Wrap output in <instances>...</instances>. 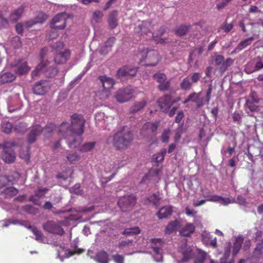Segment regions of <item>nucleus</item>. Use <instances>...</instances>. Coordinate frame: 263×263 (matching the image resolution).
Wrapping results in <instances>:
<instances>
[{"mask_svg": "<svg viewBox=\"0 0 263 263\" xmlns=\"http://www.w3.org/2000/svg\"><path fill=\"white\" fill-rule=\"evenodd\" d=\"M153 26L151 22L143 21L135 28L134 32L139 36H143L146 40H154L157 44L165 43L166 39H162L161 37L165 32V28L161 27L158 31L155 33L151 31Z\"/></svg>", "mask_w": 263, "mask_h": 263, "instance_id": "obj_1", "label": "nucleus"}, {"mask_svg": "<svg viewBox=\"0 0 263 263\" xmlns=\"http://www.w3.org/2000/svg\"><path fill=\"white\" fill-rule=\"evenodd\" d=\"M85 120L83 116L74 114L71 116V125L68 122H62L60 126V133H73L83 134Z\"/></svg>", "mask_w": 263, "mask_h": 263, "instance_id": "obj_2", "label": "nucleus"}, {"mask_svg": "<svg viewBox=\"0 0 263 263\" xmlns=\"http://www.w3.org/2000/svg\"><path fill=\"white\" fill-rule=\"evenodd\" d=\"M47 51V48H43L40 52V55L42 59L41 63L39 64L36 68L31 72L32 78L43 73L47 78H53L58 73L59 70L56 67L51 64L48 61H44V57Z\"/></svg>", "mask_w": 263, "mask_h": 263, "instance_id": "obj_3", "label": "nucleus"}, {"mask_svg": "<svg viewBox=\"0 0 263 263\" xmlns=\"http://www.w3.org/2000/svg\"><path fill=\"white\" fill-rule=\"evenodd\" d=\"M133 140V135L130 131H119L113 137V145L118 150L125 149Z\"/></svg>", "mask_w": 263, "mask_h": 263, "instance_id": "obj_4", "label": "nucleus"}, {"mask_svg": "<svg viewBox=\"0 0 263 263\" xmlns=\"http://www.w3.org/2000/svg\"><path fill=\"white\" fill-rule=\"evenodd\" d=\"M139 55L140 57V62H144L143 64L146 66H155L161 60L158 51L154 49L143 50Z\"/></svg>", "mask_w": 263, "mask_h": 263, "instance_id": "obj_5", "label": "nucleus"}, {"mask_svg": "<svg viewBox=\"0 0 263 263\" xmlns=\"http://www.w3.org/2000/svg\"><path fill=\"white\" fill-rule=\"evenodd\" d=\"M136 202V196L129 194L120 197L118 201V205L122 212H127L132 210Z\"/></svg>", "mask_w": 263, "mask_h": 263, "instance_id": "obj_6", "label": "nucleus"}, {"mask_svg": "<svg viewBox=\"0 0 263 263\" xmlns=\"http://www.w3.org/2000/svg\"><path fill=\"white\" fill-rule=\"evenodd\" d=\"M15 145L14 142L10 141H5L2 144V147L3 151L2 153V159L6 163H11L14 161L15 154L11 147Z\"/></svg>", "mask_w": 263, "mask_h": 263, "instance_id": "obj_7", "label": "nucleus"}, {"mask_svg": "<svg viewBox=\"0 0 263 263\" xmlns=\"http://www.w3.org/2000/svg\"><path fill=\"white\" fill-rule=\"evenodd\" d=\"M43 229L51 234L62 236L65 231L59 222L52 220L47 221L43 224Z\"/></svg>", "mask_w": 263, "mask_h": 263, "instance_id": "obj_8", "label": "nucleus"}, {"mask_svg": "<svg viewBox=\"0 0 263 263\" xmlns=\"http://www.w3.org/2000/svg\"><path fill=\"white\" fill-rule=\"evenodd\" d=\"M214 61L216 66H220L219 72L221 74L223 73L234 62V60L232 58H228L224 60L223 55L217 54L216 53H215Z\"/></svg>", "mask_w": 263, "mask_h": 263, "instance_id": "obj_9", "label": "nucleus"}, {"mask_svg": "<svg viewBox=\"0 0 263 263\" xmlns=\"http://www.w3.org/2000/svg\"><path fill=\"white\" fill-rule=\"evenodd\" d=\"M133 93V90L130 86L121 88L118 90L115 95V98L120 103H124L130 100Z\"/></svg>", "mask_w": 263, "mask_h": 263, "instance_id": "obj_10", "label": "nucleus"}, {"mask_svg": "<svg viewBox=\"0 0 263 263\" xmlns=\"http://www.w3.org/2000/svg\"><path fill=\"white\" fill-rule=\"evenodd\" d=\"M62 134L63 135L66 134L65 138L67 140L68 146L71 148H76L79 147L83 141V134L69 133Z\"/></svg>", "mask_w": 263, "mask_h": 263, "instance_id": "obj_11", "label": "nucleus"}, {"mask_svg": "<svg viewBox=\"0 0 263 263\" xmlns=\"http://www.w3.org/2000/svg\"><path fill=\"white\" fill-rule=\"evenodd\" d=\"M66 17L65 13L57 14L50 22V27L52 29L62 30L65 28Z\"/></svg>", "mask_w": 263, "mask_h": 263, "instance_id": "obj_12", "label": "nucleus"}, {"mask_svg": "<svg viewBox=\"0 0 263 263\" xmlns=\"http://www.w3.org/2000/svg\"><path fill=\"white\" fill-rule=\"evenodd\" d=\"M153 78L159 83L158 89L160 91H164L170 89V81L167 80L166 76L164 73L157 72L153 75Z\"/></svg>", "mask_w": 263, "mask_h": 263, "instance_id": "obj_13", "label": "nucleus"}, {"mask_svg": "<svg viewBox=\"0 0 263 263\" xmlns=\"http://www.w3.org/2000/svg\"><path fill=\"white\" fill-rule=\"evenodd\" d=\"M10 67L14 68L13 71L19 75L24 74L30 70L27 62L22 60H15L10 64Z\"/></svg>", "mask_w": 263, "mask_h": 263, "instance_id": "obj_14", "label": "nucleus"}, {"mask_svg": "<svg viewBox=\"0 0 263 263\" xmlns=\"http://www.w3.org/2000/svg\"><path fill=\"white\" fill-rule=\"evenodd\" d=\"M138 68L130 65L124 66L118 69L117 76L118 78L133 77L136 76Z\"/></svg>", "mask_w": 263, "mask_h": 263, "instance_id": "obj_15", "label": "nucleus"}, {"mask_svg": "<svg viewBox=\"0 0 263 263\" xmlns=\"http://www.w3.org/2000/svg\"><path fill=\"white\" fill-rule=\"evenodd\" d=\"M171 100L172 96L169 94H165L158 99L157 103L162 112H167L175 103V102H172Z\"/></svg>", "mask_w": 263, "mask_h": 263, "instance_id": "obj_16", "label": "nucleus"}, {"mask_svg": "<svg viewBox=\"0 0 263 263\" xmlns=\"http://www.w3.org/2000/svg\"><path fill=\"white\" fill-rule=\"evenodd\" d=\"M43 127L39 124H36L32 126L30 131L28 135V142L31 144L35 142L37 137L43 132Z\"/></svg>", "mask_w": 263, "mask_h": 263, "instance_id": "obj_17", "label": "nucleus"}, {"mask_svg": "<svg viewBox=\"0 0 263 263\" xmlns=\"http://www.w3.org/2000/svg\"><path fill=\"white\" fill-rule=\"evenodd\" d=\"M159 125V122H147L143 125L141 132L142 133H145L148 134H152L155 136L156 135V132Z\"/></svg>", "mask_w": 263, "mask_h": 263, "instance_id": "obj_18", "label": "nucleus"}, {"mask_svg": "<svg viewBox=\"0 0 263 263\" xmlns=\"http://www.w3.org/2000/svg\"><path fill=\"white\" fill-rule=\"evenodd\" d=\"M70 56V51L68 49H66L64 51L60 52L57 54L54 58V61L57 64H63L66 63Z\"/></svg>", "mask_w": 263, "mask_h": 263, "instance_id": "obj_19", "label": "nucleus"}, {"mask_svg": "<svg viewBox=\"0 0 263 263\" xmlns=\"http://www.w3.org/2000/svg\"><path fill=\"white\" fill-rule=\"evenodd\" d=\"M118 12L117 10H112L109 12L107 18L109 27L111 29H115L118 25Z\"/></svg>", "mask_w": 263, "mask_h": 263, "instance_id": "obj_20", "label": "nucleus"}, {"mask_svg": "<svg viewBox=\"0 0 263 263\" xmlns=\"http://www.w3.org/2000/svg\"><path fill=\"white\" fill-rule=\"evenodd\" d=\"M99 80L101 82L102 87L104 90H109L112 88L115 84L114 80L112 78L106 76H100Z\"/></svg>", "mask_w": 263, "mask_h": 263, "instance_id": "obj_21", "label": "nucleus"}, {"mask_svg": "<svg viewBox=\"0 0 263 263\" xmlns=\"http://www.w3.org/2000/svg\"><path fill=\"white\" fill-rule=\"evenodd\" d=\"M25 11V6H21L14 9L10 13L9 20L11 22H16L22 16Z\"/></svg>", "mask_w": 263, "mask_h": 263, "instance_id": "obj_22", "label": "nucleus"}, {"mask_svg": "<svg viewBox=\"0 0 263 263\" xmlns=\"http://www.w3.org/2000/svg\"><path fill=\"white\" fill-rule=\"evenodd\" d=\"M172 206L166 205L160 208L156 215L159 219H162L168 218V216L172 215Z\"/></svg>", "mask_w": 263, "mask_h": 263, "instance_id": "obj_23", "label": "nucleus"}, {"mask_svg": "<svg viewBox=\"0 0 263 263\" xmlns=\"http://www.w3.org/2000/svg\"><path fill=\"white\" fill-rule=\"evenodd\" d=\"M109 165V167L111 170L108 172L109 173L112 172V175L109 179L110 180L116 175L118 170L124 166L125 163L123 160H117L114 163L110 164Z\"/></svg>", "mask_w": 263, "mask_h": 263, "instance_id": "obj_24", "label": "nucleus"}, {"mask_svg": "<svg viewBox=\"0 0 263 263\" xmlns=\"http://www.w3.org/2000/svg\"><path fill=\"white\" fill-rule=\"evenodd\" d=\"M195 227L193 223H187L180 231L181 235L185 237L190 236L195 231Z\"/></svg>", "mask_w": 263, "mask_h": 263, "instance_id": "obj_25", "label": "nucleus"}, {"mask_svg": "<svg viewBox=\"0 0 263 263\" xmlns=\"http://www.w3.org/2000/svg\"><path fill=\"white\" fill-rule=\"evenodd\" d=\"M115 41L116 38L115 37L112 36L108 38L105 42L104 46L101 49L100 52L101 54H106L110 51L111 47L115 42Z\"/></svg>", "mask_w": 263, "mask_h": 263, "instance_id": "obj_26", "label": "nucleus"}, {"mask_svg": "<svg viewBox=\"0 0 263 263\" xmlns=\"http://www.w3.org/2000/svg\"><path fill=\"white\" fill-rule=\"evenodd\" d=\"M191 101L196 104L198 108L201 107L203 106V99L201 97V92H193L189 95Z\"/></svg>", "mask_w": 263, "mask_h": 263, "instance_id": "obj_27", "label": "nucleus"}, {"mask_svg": "<svg viewBox=\"0 0 263 263\" xmlns=\"http://www.w3.org/2000/svg\"><path fill=\"white\" fill-rule=\"evenodd\" d=\"M147 104V101L143 99L140 101L136 102L129 109V112L134 114L142 109Z\"/></svg>", "mask_w": 263, "mask_h": 263, "instance_id": "obj_28", "label": "nucleus"}, {"mask_svg": "<svg viewBox=\"0 0 263 263\" xmlns=\"http://www.w3.org/2000/svg\"><path fill=\"white\" fill-rule=\"evenodd\" d=\"M180 226V223L178 220H175L174 221H171L168 223L165 229V234H170L173 233L176 231Z\"/></svg>", "mask_w": 263, "mask_h": 263, "instance_id": "obj_29", "label": "nucleus"}, {"mask_svg": "<svg viewBox=\"0 0 263 263\" xmlns=\"http://www.w3.org/2000/svg\"><path fill=\"white\" fill-rule=\"evenodd\" d=\"M243 241V238L242 236H238L237 237L235 242L233 243V247H232V254H233V257L234 258L235 256L237 254L238 252L239 251L242 243Z\"/></svg>", "mask_w": 263, "mask_h": 263, "instance_id": "obj_30", "label": "nucleus"}, {"mask_svg": "<svg viewBox=\"0 0 263 263\" xmlns=\"http://www.w3.org/2000/svg\"><path fill=\"white\" fill-rule=\"evenodd\" d=\"M15 78V76L11 72H8L0 74V85L10 83L14 81Z\"/></svg>", "mask_w": 263, "mask_h": 263, "instance_id": "obj_31", "label": "nucleus"}, {"mask_svg": "<svg viewBox=\"0 0 263 263\" xmlns=\"http://www.w3.org/2000/svg\"><path fill=\"white\" fill-rule=\"evenodd\" d=\"M44 82H36L33 87V90L34 93L37 95H43L47 91V87L43 85Z\"/></svg>", "mask_w": 263, "mask_h": 263, "instance_id": "obj_32", "label": "nucleus"}, {"mask_svg": "<svg viewBox=\"0 0 263 263\" xmlns=\"http://www.w3.org/2000/svg\"><path fill=\"white\" fill-rule=\"evenodd\" d=\"M231 247L229 246L225 250L223 256L220 258V263H234V258L230 257Z\"/></svg>", "mask_w": 263, "mask_h": 263, "instance_id": "obj_33", "label": "nucleus"}, {"mask_svg": "<svg viewBox=\"0 0 263 263\" xmlns=\"http://www.w3.org/2000/svg\"><path fill=\"white\" fill-rule=\"evenodd\" d=\"M211 200L214 201V202H217L220 203L223 205H227L230 203H233L235 202L234 199H231L230 198H223L221 196L216 195L214 196Z\"/></svg>", "mask_w": 263, "mask_h": 263, "instance_id": "obj_34", "label": "nucleus"}, {"mask_svg": "<svg viewBox=\"0 0 263 263\" xmlns=\"http://www.w3.org/2000/svg\"><path fill=\"white\" fill-rule=\"evenodd\" d=\"M27 228L30 229L35 235V240L36 241L39 242L43 241L45 238V236L40 230H39L37 228L30 225Z\"/></svg>", "mask_w": 263, "mask_h": 263, "instance_id": "obj_35", "label": "nucleus"}, {"mask_svg": "<svg viewBox=\"0 0 263 263\" xmlns=\"http://www.w3.org/2000/svg\"><path fill=\"white\" fill-rule=\"evenodd\" d=\"M96 145V142L95 141L85 142L79 147V151L81 153L90 152L95 148Z\"/></svg>", "mask_w": 263, "mask_h": 263, "instance_id": "obj_36", "label": "nucleus"}, {"mask_svg": "<svg viewBox=\"0 0 263 263\" xmlns=\"http://www.w3.org/2000/svg\"><path fill=\"white\" fill-rule=\"evenodd\" d=\"M182 261L183 262H186L192 258L194 254L190 247H185L182 251Z\"/></svg>", "mask_w": 263, "mask_h": 263, "instance_id": "obj_37", "label": "nucleus"}, {"mask_svg": "<svg viewBox=\"0 0 263 263\" xmlns=\"http://www.w3.org/2000/svg\"><path fill=\"white\" fill-rule=\"evenodd\" d=\"M96 260L99 263H108V255L104 251H101L96 256Z\"/></svg>", "mask_w": 263, "mask_h": 263, "instance_id": "obj_38", "label": "nucleus"}, {"mask_svg": "<svg viewBox=\"0 0 263 263\" xmlns=\"http://www.w3.org/2000/svg\"><path fill=\"white\" fill-rule=\"evenodd\" d=\"M192 84L190 77L187 76L182 80L180 84V87L182 90H189L192 88Z\"/></svg>", "mask_w": 263, "mask_h": 263, "instance_id": "obj_39", "label": "nucleus"}, {"mask_svg": "<svg viewBox=\"0 0 263 263\" xmlns=\"http://www.w3.org/2000/svg\"><path fill=\"white\" fill-rule=\"evenodd\" d=\"M190 27V25H181L174 30V32L176 35L182 36L186 34Z\"/></svg>", "mask_w": 263, "mask_h": 263, "instance_id": "obj_40", "label": "nucleus"}, {"mask_svg": "<svg viewBox=\"0 0 263 263\" xmlns=\"http://www.w3.org/2000/svg\"><path fill=\"white\" fill-rule=\"evenodd\" d=\"M140 233V230L139 227H136L131 228H127L124 230L122 234L127 236H133L137 235Z\"/></svg>", "mask_w": 263, "mask_h": 263, "instance_id": "obj_41", "label": "nucleus"}, {"mask_svg": "<svg viewBox=\"0 0 263 263\" xmlns=\"http://www.w3.org/2000/svg\"><path fill=\"white\" fill-rule=\"evenodd\" d=\"M263 253V238L261 241L257 243L255 248L253 254L256 257H259Z\"/></svg>", "mask_w": 263, "mask_h": 263, "instance_id": "obj_42", "label": "nucleus"}, {"mask_svg": "<svg viewBox=\"0 0 263 263\" xmlns=\"http://www.w3.org/2000/svg\"><path fill=\"white\" fill-rule=\"evenodd\" d=\"M12 124L9 121H3L1 124V128L3 133L9 134L12 129Z\"/></svg>", "mask_w": 263, "mask_h": 263, "instance_id": "obj_43", "label": "nucleus"}, {"mask_svg": "<svg viewBox=\"0 0 263 263\" xmlns=\"http://www.w3.org/2000/svg\"><path fill=\"white\" fill-rule=\"evenodd\" d=\"M254 40L253 37H250L247 39H245L237 45V49L239 50H242L243 48L246 47L247 46L251 44V42Z\"/></svg>", "mask_w": 263, "mask_h": 263, "instance_id": "obj_44", "label": "nucleus"}, {"mask_svg": "<svg viewBox=\"0 0 263 263\" xmlns=\"http://www.w3.org/2000/svg\"><path fill=\"white\" fill-rule=\"evenodd\" d=\"M48 18V16L43 12H39L34 18L36 24H43Z\"/></svg>", "mask_w": 263, "mask_h": 263, "instance_id": "obj_45", "label": "nucleus"}, {"mask_svg": "<svg viewBox=\"0 0 263 263\" xmlns=\"http://www.w3.org/2000/svg\"><path fill=\"white\" fill-rule=\"evenodd\" d=\"M147 200L152 202L153 205L156 207L159 206L160 198L158 195L156 194H153L150 195L148 198Z\"/></svg>", "mask_w": 263, "mask_h": 263, "instance_id": "obj_46", "label": "nucleus"}, {"mask_svg": "<svg viewBox=\"0 0 263 263\" xmlns=\"http://www.w3.org/2000/svg\"><path fill=\"white\" fill-rule=\"evenodd\" d=\"M55 129V125L53 123H49L43 128V132L45 136H48Z\"/></svg>", "mask_w": 263, "mask_h": 263, "instance_id": "obj_47", "label": "nucleus"}, {"mask_svg": "<svg viewBox=\"0 0 263 263\" xmlns=\"http://www.w3.org/2000/svg\"><path fill=\"white\" fill-rule=\"evenodd\" d=\"M166 153V151L165 149H161L160 153L153 155V158L157 162H161L163 161Z\"/></svg>", "mask_w": 263, "mask_h": 263, "instance_id": "obj_48", "label": "nucleus"}, {"mask_svg": "<svg viewBox=\"0 0 263 263\" xmlns=\"http://www.w3.org/2000/svg\"><path fill=\"white\" fill-rule=\"evenodd\" d=\"M27 126L26 123L20 122L14 127V130L18 133H24L26 132Z\"/></svg>", "mask_w": 263, "mask_h": 263, "instance_id": "obj_49", "label": "nucleus"}, {"mask_svg": "<svg viewBox=\"0 0 263 263\" xmlns=\"http://www.w3.org/2000/svg\"><path fill=\"white\" fill-rule=\"evenodd\" d=\"M234 24L233 23L227 24V22L223 23L222 25L219 28L218 31L220 32L221 30H224L226 33L229 32L233 28Z\"/></svg>", "mask_w": 263, "mask_h": 263, "instance_id": "obj_50", "label": "nucleus"}, {"mask_svg": "<svg viewBox=\"0 0 263 263\" xmlns=\"http://www.w3.org/2000/svg\"><path fill=\"white\" fill-rule=\"evenodd\" d=\"M66 158L70 163H72L79 160L80 159V156L77 153H73L68 154Z\"/></svg>", "mask_w": 263, "mask_h": 263, "instance_id": "obj_51", "label": "nucleus"}, {"mask_svg": "<svg viewBox=\"0 0 263 263\" xmlns=\"http://www.w3.org/2000/svg\"><path fill=\"white\" fill-rule=\"evenodd\" d=\"M110 95V91L109 90H103L100 92H98V96L99 97V99L102 101H104L107 99Z\"/></svg>", "mask_w": 263, "mask_h": 263, "instance_id": "obj_52", "label": "nucleus"}, {"mask_svg": "<svg viewBox=\"0 0 263 263\" xmlns=\"http://www.w3.org/2000/svg\"><path fill=\"white\" fill-rule=\"evenodd\" d=\"M48 191V189L46 187H39L34 192V196L41 198L44 196L45 194Z\"/></svg>", "mask_w": 263, "mask_h": 263, "instance_id": "obj_53", "label": "nucleus"}, {"mask_svg": "<svg viewBox=\"0 0 263 263\" xmlns=\"http://www.w3.org/2000/svg\"><path fill=\"white\" fill-rule=\"evenodd\" d=\"M206 253L204 252H200L195 259V263H203L206 257Z\"/></svg>", "mask_w": 263, "mask_h": 263, "instance_id": "obj_54", "label": "nucleus"}, {"mask_svg": "<svg viewBox=\"0 0 263 263\" xmlns=\"http://www.w3.org/2000/svg\"><path fill=\"white\" fill-rule=\"evenodd\" d=\"M170 130L168 129H165L162 134L161 140L163 143H167L170 138Z\"/></svg>", "mask_w": 263, "mask_h": 263, "instance_id": "obj_55", "label": "nucleus"}, {"mask_svg": "<svg viewBox=\"0 0 263 263\" xmlns=\"http://www.w3.org/2000/svg\"><path fill=\"white\" fill-rule=\"evenodd\" d=\"M202 195L203 197L206 198V200L208 201L214 202V201L211 200L214 196H216V195H211L210 192L208 190H202Z\"/></svg>", "mask_w": 263, "mask_h": 263, "instance_id": "obj_56", "label": "nucleus"}, {"mask_svg": "<svg viewBox=\"0 0 263 263\" xmlns=\"http://www.w3.org/2000/svg\"><path fill=\"white\" fill-rule=\"evenodd\" d=\"M23 210L30 214H34L36 213V209L31 204H26L23 206Z\"/></svg>", "mask_w": 263, "mask_h": 263, "instance_id": "obj_57", "label": "nucleus"}, {"mask_svg": "<svg viewBox=\"0 0 263 263\" xmlns=\"http://www.w3.org/2000/svg\"><path fill=\"white\" fill-rule=\"evenodd\" d=\"M212 89H213L212 85V84H210L209 86L208 89L206 90V95H205V101H206L207 104H209L210 100L211 99V95L212 93Z\"/></svg>", "mask_w": 263, "mask_h": 263, "instance_id": "obj_58", "label": "nucleus"}, {"mask_svg": "<svg viewBox=\"0 0 263 263\" xmlns=\"http://www.w3.org/2000/svg\"><path fill=\"white\" fill-rule=\"evenodd\" d=\"M201 76L199 72H194L190 77L191 81L192 83H196L201 78Z\"/></svg>", "mask_w": 263, "mask_h": 263, "instance_id": "obj_59", "label": "nucleus"}, {"mask_svg": "<svg viewBox=\"0 0 263 263\" xmlns=\"http://www.w3.org/2000/svg\"><path fill=\"white\" fill-rule=\"evenodd\" d=\"M246 104L250 111L257 112L259 110V106L255 105L254 103L247 102Z\"/></svg>", "mask_w": 263, "mask_h": 263, "instance_id": "obj_60", "label": "nucleus"}, {"mask_svg": "<svg viewBox=\"0 0 263 263\" xmlns=\"http://www.w3.org/2000/svg\"><path fill=\"white\" fill-rule=\"evenodd\" d=\"M29 148H30L29 147H27V151H26V154H23L22 152L20 153V158H21L22 159H24L25 161L27 163H28V161L30 160V155H29Z\"/></svg>", "mask_w": 263, "mask_h": 263, "instance_id": "obj_61", "label": "nucleus"}, {"mask_svg": "<svg viewBox=\"0 0 263 263\" xmlns=\"http://www.w3.org/2000/svg\"><path fill=\"white\" fill-rule=\"evenodd\" d=\"M202 237L203 240L206 243H209V241H210V239H211L212 238L211 234L209 233H208L206 232H204L202 233Z\"/></svg>", "mask_w": 263, "mask_h": 263, "instance_id": "obj_62", "label": "nucleus"}, {"mask_svg": "<svg viewBox=\"0 0 263 263\" xmlns=\"http://www.w3.org/2000/svg\"><path fill=\"white\" fill-rule=\"evenodd\" d=\"M103 16V13L100 10H96L93 13V18L98 21V19L101 18Z\"/></svg>", "mask_w": 263, "mask_h": 263, "instance_id": "obj_63", "label": "nucleus"}, {"mask_svg": "<svg viewBox=\"0 0 263 263\" xmlns=\"http://www.w3.org/2000/svg\"><path fill=\"white\" fill-rule=\"evenodd\" d=\"M113 259L116 263H123L124 262V257L118 254L114 255Z\"/></svg>", "mask_w": 263, "mask_h": 263, "instance_id": "obj_64", "label": "nucleus"}]
</instances>
